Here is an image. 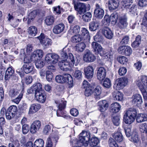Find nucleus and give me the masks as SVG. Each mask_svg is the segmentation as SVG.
<instances>
[{
    "label": "nucleus",
    "mask_w": 147,
    "mask_h": 147,
    "mask_svg": "<svg viewBox=\"0 0 147 147\" xmlns=\"http://www.w3.org/2000/svg\"><path fill=\"white\" fill-rule=\"evenodd\" d=\"M43 54V52L42 50H37L34 51L32 54V57H39L41 58L42 57Z\"/></svg>",
    "instance_id": "nucleus-44"
},
{
    "label": "nucleus",
    "mask_w": 147,
    "mask_h": 147,
    "mask_svg": "<svg viewBox=\"0 0 147 147\" xmlns=\"http://www.w3.org/2000/svg\"><path fill=\"white\" fill-rule=\"evenodd\" d=\"M94 55L90 52L89 50H86L84 54L83 59L86 62H91L96 59Z\"/></svg>",
    "instance_id": "nucleus-11"
},
{
    "label": "nucleus",
    "mask_w": 147,
    "mask_h": 147,
    "mask_svg": "<svg viewBox=\"0 0 147 147\" xmlns=\"http://www.w3.org/2000/svg\"><path fill=\"white\" fill-rule=\"evenodd\" d=\"M142 24L144 26L147 27V11L144 13L142 20Z\"/></svg>",
    "instance_id": "nucleus-64"
},
{
    "label": "nucleus",
    "mask_w": 147,
    "mask_h": 147,
    "mask_svg": "<svg viewBox=\"0 0 147 147\" xmlns=\"http://www.w3.org/2000/svg\"><path fill=\"white\" fill-rule=\"evenodd\" d=\"M24 72L27 74H34L36 72L34 67L32 64H27L24 65L22 68Z\"/></svg>",
    "instance_id": "nucleus-15"
},
{
    "label": "nucleus",
    "mask_w": 147,
    "mask_h": 147,
    "mask_svg": "<svg viewBox=\"0 0 147 147\" xmlns=\"http://www.w3.org/2000/svg\"><path fill=\"white\" fill-rule=\"evenodd\" d=\"M137 115L136 110L133 108H130L127 110L125 114L124 115L123 119L125 122L130 124L135 120Z\"/></svg>",
    "instance_id": "nucleus-3"
},
{
    "label": "nucleus",
    "mask_w": 147,
    "mask_h": 147,
    "mask_svg": "<svg viewBox=\"0 0 147 147\" xmlns=\"http://www.w3.org/2000/svg\"><path fill=\"white\" fill-rule=\"evenodd\" d=\"M101 89L99 87H96L94 91V94L95 96L94 98L96 100L100 99V94H101Z\"/></svg>",
    "instance_id": "nucleus-41"
},
{
    "label": "nucleus",
    "mask_w": 147,
    "mask_h": 147,
    "mask_svg": "<svg viewBox=\"0 0 147 147\" xmlns=\"http://www.w3.org/2000/svg\"><path fill=\"white\" fill-rule=\"evenodd\" d=\"M121 107L119 103L115 102L112 103L110 106V111L113 113H116L118 112L120 110Z\"/></svg>",
    "instance_id": "nucleus-25"
},
{
    "label": "nucleus",
    "mask_w": 147,
    "mask_h": 147,
    "mask_svg": "<svg viewBox=\"0 0 147 147\" xmlns=\"http://www.w3.org/2000/svg\"><path fill=\"white\" fill-rule=\"evenodd\" d=\"M60 57L55 53H48L45 56V60L48 63L55 64L57 63Z\"/></svg>",
    "instance_id": "nucleus-7"
},
{
    "label": "nucleus",
    "mask_w": 147,
    "mask_h": 147,
    "mask_svg": "<svg viewBox=\"0 0 147 147\" xmlns=\"http://www.w3.org/2000/svg\"><path fill=\"white\" fill-rule=\"evenodd\" d=\"M147 121V115L146 114H139L136 118V121L138 123H140Z\"/></svg>",
    "instance_id": "nucleus-35"
},
{
    "label": "nucleus",
    "mask_w": 147,
    "mask_h": 147,
    "mask_svg": "<svg viewBox=\"0 0 147 147\" xmlns=\"http://www.w3.org/2000/svg\"><path fill=\"white\" fill-rule=\"evenodd\" d=\"M112 121L114 125L118 126L120 123L119 117L117 116L113 117L112 119Z\"/></svg>",
    "instance_id": "nucleus-55"
},
{
    "label": "nucleus",
    "mask_w": 147,
    "mask_h": 147,
    "mask_svg": "<svg viewBox=\"0 0 147 147\" xmlns=\"http://www.w3.org/2000/svg\"><path fill=\"white\" fill-rule=\"evenodd\" d=\"M136 84L139 87L143 94L144 99L147 100V77L146 76H142L140 80L137 81Z\"/></svg>",
    "instance_id": "nucleus-4"
},
{
    "label": "nucleus",
    "mask_w": 147,
    "mask_h": 147,
    "mask_svg": "<svg viewBox=\"0 0 147 147\" xmlns=\"http://www.w3.org/2000/svg\"><path fill=\"white\" fill-rule=\"evenodd\" d=\"M94 88L92 87H89L85 89L84 94L86 96H90L93 93Z\"/></svg>",
    "instance_id": "nucleus-46"
},
{
    "label": "nucleus",
    "mask_w": 147,
    "mask_h": 147,
    "mask_svg": "<svg viewBox=\"0 0 147 147\" xmlns=\"http://www.w3.org/2000/svg\"><path fill=\"white\" fill-rule=\"evenodd\" d=\"M55 103L57 104V106L58 109L56 111L57 115V116H62V112L66 106V101L64 100H56Z\"/></svg>",
    "instance_id": "nucleus-8"
},
{
    "label": "nucleus",
    "mask_w": 147,
    "mask_h": 147,
    "mask_svg": "<svg viewBox=\"0 0 147 147\" xmlns=\"http://www.w3.org/2000/svg\"><path fill=\"white\" fill-rule=\"evenodd\" d=\"M128 80L126 78H121L115 81L114 86L116 87L117 90L123 88L127 84Z\"/></svg>",
    "instance_id": "nucleus-10"
},
{
    "label": "nucleus",
    "mask_w": 147,
    "mask_h": 147,
    "mask_svg": "<svg viewBox=\"0 0 147 147\" xmlns=\"http://www.w3.org/2000/svg\"><path fill=\"white\" fill-rule=\"evenodd\" d=\"M99 107L98 109L101 112L106 111L108 108L109 104L105 100H102L99 101L98 103Z\"/></svg>",
    "instance_id": "nucleus-19"
},
{
    "label": "nucleus",
    "mask_w": 147,
    "mask_h": 147,
    "mask_svg": "<svg viewBox=\"0 0 147 147\" xmlns=\"http://www.w3.org/2000/svg\"><path fill=\"white\" fill-rule=\"evenodd\" d=\"M5 115L7 119L8 120H10L14 117L15 115L13 113H12L10 112L9 110H7L5 114Z\"/></svg>",
    "instance_id": "nucleus-60"
},
{
    "label": "nucleus",
    "mask_w": 147,
    "mask_h": 147,
    "mask_svg": "<svg viewBox=\"0 0 147 147\" xmlns=\"http://www.w3.org/2000/svg\"><path fill=\"white\" fill-rule=\"evenodd\" d=\"M44 142L41 139L36 140L34 143V145L32 142H28L26 144V147H43Z\"/></svg>",
    "instance_id": "nucleus-14"
},
{
    "label": "nucleus",
    "mask_w": 147,
    "mask_h": 147,
    "mask_svg": "<svg viewBox=\"0 0 147 147\" xmlns=\"http://www.w3.org/2000/svg\"><path fill=\"white\" fill-rule=\"evenodd\" d=\"M94 39L95 41L101 42H103L104 40L103 37L98 32L94 36Z\"/></svg>",
    "instance_id": "nucleus-48"
},
{
    "label": "nucleus",
    "mask_w": 147,
    "mask_h": 147,
    "mask_svg": "<svg viewBox=\"0 0 147 147\" xmlns=\"http://www.w3.org/2000/svg\"><path fill=\"white\" fill-rule=\"evenodd\" d=\"M118 25V27L120 28H124L127 26V20L125 16L119 17Z\"/></svg>",
    "instance_id": "nucleus-22"
},
{
    "label": "nucleus",
    "mask_w": 147,
    "mask_h": 147,
    "mask_svg": "<svg viewBox=\"0 0 147 147\" xmlns=\"http://www.w3.org/2000/svg\"><path fill=\"white\" fill-rule=\"evenodd\" d=\"M110 22L113 24H115L117 22V20L118 19V14L115 12L112 14L110 16Z\"/></svg>",
    "instance_id": "nucleus-39"
},
{
    "label": "nucleus",
    "mask_w": 147,
    "mask_h": 147,
    "mask_svg": "<svg viewBox=\"0 0 147 147\" xmlns=\"http://www.w3.org/2000/svg\"><path fill=\"white\" fill-rule=\"evenodd\" d=\"M112 96L115 100L121 101L123 98V94L117 90H116L113 92Z\"/></svg>",
    "instance_id": "nucleus-29"
},
{
    "label": "nucleus",
    "mask_w": 147,
    "mask_h": 147,
    "mask_svg": "<svg viewBox=\"0 0 147 147\" xmlns=\"http://www.w3.org/2000/svg\"><path fill=\"white\" fill-rule=\"evenodd\" d=\"M113 137L116 141L118 142H122L123 137L121 133L119 132H117L113 134Z\"/></svg>",
    "instance_id": "nucleus-32"
},
{
    "label": "nucleus",
    "mask_w": 147,
    "mask_h": 147,
    "mask_svg": "<svg viewBox=\"0 0 147 147\" xmlns=\"http://www.w3.org/2000/svg\"><path fill=\"white\" fill-rule=\"evenodd\" d=\"M65 26L62 23H60L54 26L53 29V32L56 34L61 33L64 30Z\"/></svg>",
    "instance_id": "nucleus-24"
},
{
    "label": "nucleus",
    "mask_w": 147,
    "mask_h": 147,
    "mask_svg": "<svg viewBox=\"0 0 147 147\" xmlns=\"http://www.w3.org/2000/svg\"><path fill=\"white\" fill-rule=\"evenodd\" d=\"M14 73V71L12 67H9L6 70L5 76V79L6 80H9L12 77Z\"/></svg>",
    "instance_id": "nucleus-26"
},
{
    "label": "nucleus",
    "mask_w": 147,
    "mask_h": 147,
    "mask_svg": "<svg viewBox=\"0 0 147 147\" xmlns=\"http://www.w3.org/2000/svg\"><path fill=\"white\" fill-rule=\"evenodd\" d=\"M90 133L89 131H82L79 135V143H81L85 146L88 145L89 143L92 147L95 146L99 142V139L96 137L91 138L90 140Z\"/></svg>",
    "instance_id": "nucleus-2"
},
{
    "label": "nucleus",
    "mask_w": 147,
    "mask_h": 147,
    "mask_svg": "<svg viewBox=\"0 0 147 147\" xmlns=\"http://www.w3.org/2000/svg\"><path fill=\"white\" fill-rule=\"evenodd\" d=\"M83 38L80 34L75 35L71 37V41L74 43H77L81 41L83 39Z\"/></svg>",
    "instance_id": "nucleus-42"
},
{
    "label": "nucleus",
    "mask_w": 147,
    "mask_h": 147,
    "mask_svg": "<svg viewBox=\"0 0 147 147\" xmlns=\"http://www.w3.org/2000/svg\"><path fill=\"white\" fill-rule=\"evenodd\" d=\"M28 32L31 36H34L36 34L37 32V28L34 26H31L28 29Z\"/></svg>",
    "instance_id": "nucleus-36"
},
{
    "label": "nucleus",
    "mask_w": 147,
    "mask_h": 147,
    "mask_svg": "<svg viewBox=\"0 0 147 147\" xmlns=\"http://www.w3.org/2000/svg\"><path fill=\"white\" fill-rule=\"evenodd\" d=\"M46 76L47 80L49 81H51L53 78V74L52 72L49 71H47L46 72Z\"/></svg>",
    "instance_id": "nucleus-52"
},
{
    "label": "nucleus",
    "mask_w": 147,
    "mask_h": 147,
    "mask_svg": "<svg viewBox=\"0 0 147 147\" xmlns=\"http://www.w3.org/2000/svg\"><path fill=\"white\" fill-rule=\"evenodd\" d=\"M141 37L140 35H138L136 38V40L132 44V46L134 48L138 47L141 42Z\"/></svg>",
    "instance_id": "nucleus-38"
},
{
    "label": "nucleus",
    "mask_w": 147,
    "mask_h": 147,
    "mask_svg": "<svg viewBox=\"0 0 147 147\" xmlns=\"http://www.w3.org/2000/svg\"><path fill=\"white\" fill-rule=\"evenodd\" d=\"M99 26L98 23L93 21L91 22L89 24V28L90 30L92 31H96Z\"/></svg>",
    "instance_id": "nucleus-37"
},
{
    "label": "nucleus",
    "mask_w": 147,
    "mask_h": 147,
    "mask_svg": "<svg viewBox=\"0 0 147 147\" xmlns=\"http://www.w3.org/2000/svg\"><path fill=\"white\" fill-rule=\"evenodd\" d=\"M132 102L138 107L140 106L142 102V99L141 96L138 94L133 95L131 98Z\"/></svg>",
    "instance_id": "nucleus-17"
},
{
    "label": "nucleus",
    "mask_w": 147,
    "mask_h": 147,
    "mask_svg": "<svg viewBox=\"0 0 147 147\" xmlns=\"http://www.w3.org/2000/svg\"><path fill=\"white\" fill-rule=\"evenodd\" d=\"M54 18L52 16H48L46 17L45 20L46 24L48 26L52 25L54 22Z\"/></svg>",
    "instance_id": "nucleus-40"
},
{
    "label": "nucleus",
    "mask_w": 147,
    "mask_h": 147,
    "mask_svg": "<svg viewBox=\"0 0 147 147\" xmlns=\"http://www.w3.org/2000/svg\"><path fill=\"white\" fill-rule=\"evenodd\" d=\"M35 95L36 100L40 102L44 103L46 100V96L44 90L36 91Z\"/></svg>",
    "instance_id": "nucleus-12"
},
{
    "label": "nucleus",
    "mask_w": 147,
    "mask_h": 147,
    "mask_svg": "<svg viewBox=\"0 0 147 147\" xmlns=\"http://www.w3.org/2000/svg\"><path fill=\"white\" fill-rule=\"evenodd\" d=\"M132 52V50L131 48L127 46H126L124 55L126 56H129L131 54Z\"/></svg>",
    "instance_id": "nucleus-57"
},
{
    "label": "nucleus",
    "mask_w": 147,
    "mask_h": 147,
    "mask_svg": "<svg viewBox=\"0 0 147 147\" xmlns=\"http://www.w3.org/2000/svg\"><path fill=\"white\" fill-rule=\"evenodd\" d=\"M108 3L109 9L111 10L115 9L119 6L118 3L115 0H109Z\"/></svg>",
    "instance_id": "nucleus-28"
},
{
    "label": "nucleus",
    "mask_w": 147,
    "mask_h": 147,
    "mask_svg": "<svg viewBox=\"0 0 147 147\" xmlns=\"http://www.w3.org/2000/svg\"><path fill=\"white\" fill-rule=\"evenodd\" d=\"M18 93V90L16 89L11 90L9 93V95L11 97H13Z\"/></svg>",
    "instance_id": "nucleus-59"
},
{
    "label": "nucleus",
    "mask_w": 147,
    "mask_h": 147,
    "mask_svg": "<svg viewBox=\"0 0 147 147\" xmlns=\"http://www.w3.org/2000/svg\"><path fill=\"white\" fill-rule=\"evenodd\" d=\"M37 13V11L36 10L30 12L28 16V20L27 23L29 24L31 22L33 21L36 16Z\"/></svg>",
    "instance_id": "nucleus-33"
},
{
    "label": "nucleus",
    "mask_w": 147,
    "mask_h": 147,
    "mask_svg": "<svg viewBox=\"0 0 147 147\" xmlns=\"http://www.w3.org/2000/svg\"><path fill=\"white\" fill-rule=\"evenodd\" d=\"M40 105L38 104H33L31 105L29 110V113L33 114L38 111L40 108Z\"/></svg>",
    "instance_id": "nucleus-30"
},
{
    "label": "nucleus",
    "mask_w": 147,
    "mask_h": 147,
    "mask_svg": "<svg viewBox=\"0 0 147 147\" xmlns=\"http://www.w3.org/2000/svg\"><path fill=\"white\" fill-rule=\"evenodd\" d=\"M45 64L44 62L42 61L39 60L36 62L35 65L37 68H41L44 66Z\"/></svg>",
    "instance_id": "nucleus-63"
},
{
    "label": "nucleus",
    "mask_w": 147,
    "mask_h": 147,
    "mask_svg": "<svg viewBox=\"0 0 147 147\" xmlns=\"http://www.w3.org/2000/svg\"><path fill=\"white\" fill-rule=\"evenodd\" d=\"M33 86L34 88L35 92L37 91H40L43 90L42 89L41 84L40 83H36L33 85Z\"/></svg>",
    "instance_id": "nucleus-49"
},
{
    "label": "nucleus",
    "mask_w": 147,
    "mask_h": 147,
    "mask_svg": "<svg viewBox=\"0 0 147 147\" xmlns=\"http://www.w3.org/2000/svg\"><path fill=\"white\" fill-rule=\"evenodd\" d=\"M140 130L141 132L147 134V125L145 123L142 124L140 127Z\"/></svg>",
    "instance_id": "nucleus-62"
},
{
    "label": "nucleus",
    "mask_w": 147,
    "mask_h": 147,
    "mask_svg": "<svg viewBox=\"0 0 147 147\" xmlns=\"http://www.w3.org/2000/svg\"><path fill=\"white\" fill-rule=\"evenodd\" d=\"M133 2L132 0H123L121 2V3L123 6L127 9L129 8V7L132 4Z\"/></svg>",
    "instance_id": "nucleus-45"
},
{
    "label": "nucleus",
    "mask_w": 147,
    "mask_h": 147,
    "mask_svg": "<svg viewBox=\"0 0 147 147\" xmlns=\"http://www.w3.org/2000/svg\"><path fill=\"white\" fill-rule=\"evenodd\" d=\"M104 15V10L98 4L96 5L95 9L94 11V15L95 17L98 19H101Z\"/></svg>",
    "instance_id": "nucleus-9"
},
{
    "label": "nucleus",
    "mask_w": 147,
    "mask_h": 147,
    "mask_svg": "<svg viewBox=\"0 0 147 147\" xmlns=\"http://www.w3.org/2000/svg\"><path fill=\"white\" fill-rule=\"evenodd\" d=\"M85 76L88 79L91 78L94 75V69L91 66L85 67L84 69Z\"/></svg>",
    "instance_id": "nucleus-20"
},
{
    "label": "nucleus",
    "mask_w": 147,
    "mask_h": 147,
    "mask_svg": "<svg viewBox=\"0 0 147 147\" xmlns=\"http://www.w3.org/2000/svg\"><path fill=\"white\" fill-rule=\"evenodd\" d=\"M59 138V136L57 135H50L47 139V145L46 147H52L53 146V141H55V143H56Z\"/></svg>",
    "instance_id": "nucleus-21"
},
{
    "label": "nucleus",
    "mask_w": 147,
    "mask_h": 147,
    "mask_svg": "<svg viewBox=\"0 0 147 147\" xmlns=\"http://www.w3.org/2000/svg\"><path fill=\"white\" fill-rule=\"evenodd\" d=\"M37 38L39 40L40 44L44 48L48 47L52 44L51 40L49 38H46L43 33H41L40 35Z\"/></svg>",
    "instance_id": "nucleus-6"
},
{
    "label": "nucleus",
    "mask_w": 147,
    "mask_h": 147,
    "mask_svg": "<svg viewBox=\"0 0 147 147\" xmlns=\"http://www.w3.org/2000/svg\"><path fill=\"white\" fill-rule=\"evenodd\" d=\"M118 61L122 64H124L127 63L128 61L127 59L124 56H120L118 58Z\"/></svg>",
    "instance_id": "nucleus-58"
},
{
    "label": "nucleus",
    "mask_w": 147,
    "mask_h": 147,
    "mask_svg": "<svg viewBox=\"0 0 147 147\" xmlns=\"http://www.w3.org/2000/svg\"><path fill=\"white\" fill-rule=\"evenodd\" d=\"M130 140L134 143H137L139 141L138 135L136 132L133 133Z\"/></svg>",
    "instance_id": "nucleus-53"
},
{
    "label": "nucleus",
    "mask_w": 147,
    "mask_h": 147,
    "mask_svg": "<svg viewBox=\"0 0 147 147\" xmlns=\"http://www.w3.org/2000/svg\"><path fill=\"white\" fill-rule=\"evenodd\" d=\"M74 6L75 9L80 14H83L86 11V5L84 3H74Z\"/></svg>",
    "instance_id": "nucleus-13"
},
{
    "label": "nucleus",
    "mask_w": 147,
    "mask_h": 147,
    "mask_svg": "<svg viewBox=\"0 0 147 147\" xmlns=\"http://www.w3.org/2000/svg\"><path fill=\"white\" fill-rule=\"evenodd\" d=\"M103 86L105 88H109L111 86L110 80L108 78H106L104 82Z\"/></svg>",
    "instance_id": "nucleus-54"
},
{
    "label": "nucleus",
    "mask_w": 147,
    "mask_h": 147,
    "mask_svg": "<svg viewBox=\"0 0 147 147\" xmlns=\"http://www.w3.org/2000/svg\"><path fill=\"white\" fill-rule=\"evenodd\" d=\"M92 16L91 13L88 12L82 16V18L84 21L87 22L90 20Z\"/></svg>",
    "instance_id": "nucleus-43"
},
{
    "label": "nucleus",
    "mask_w": 147,
    "mask_h": 147,
    "mask_svg": "<svg viewBox=\"0 0 147 147\" xmlns=\"http://www.w3.org/2000/svg\"><path fill=\"white\" fill-rule=\"evenodd\" d=\"M109 145L110 147H119L118 145L116 143V141L112 138H110L109 140ZM120 147H122L120 146Z\"/></svg>",
    "instance_id": "nucleus-47"
},
{
    "label": "nucleus",
    "mask_w": 147,
    "mask_h": 147,
    "mask_svg": "<svg viewBox=\"0 0 147 147\" xmlns=\"http://www.w3.org/2000/svg\"><path fill=\"white\" fill-rule=\"evenodd\" d=\"M129 40V37L128 36H123L120 42L121 45H124L128 44Z\"/></svg>",
    "instance_id": "nucleus-50"
},
{
    "label": "nucleus",
    "mask_w": 147,
    "mask_h": 147,
    "mask_svg": "<svg viewBox=\"0 0 147 147\" xmlns=\"http://www.w3.org/2000/svg\"><path fill=\"white\" fill-rule=\"evenodd\" d=\"M102 33L107 38L111 39L113 36V33L111 30L109 28L105 27L102 30Z\"/></svg>",
    "instance_id": "nucleus-23"
},
{
    "label": "nucleus",
    "mask_w": 147,
    "mask_h": 147,
    "mask_svg": "<svg viewBox=\"0 0 147 147\" xmlns=\"http://www.w3.org/2000/svg\"><path fill=\"white\" fill-rule=\"evenodd\" d=\"M51 126L49 125H47L45 126L43 129V132L45 134L47 135L51 131Z\"/></svg>",
    "instance_id": "nucleus-56"
},
{
    "label": "nucleus",
    "mask_w": 147,
    "mask_h": 147,
    "mask_svg": "<svg viewBox=\"0 0 147 147\" xmlns=\"http://www.w3.org/2000/svg\"><path fill=\"white\" fill-rule=\"evenodd\" d=\"M124 129L126 136L128 137L130 136H132L133 133L134 132L129 128H127L126 129Z\"/></svg>",
    "instance_id": "nucleus-61"
},
{
    "label": "nucleus",
    "mask_w": 147,
    "mask_h": 147,
    "mask_svg": "<svg viewBox=\"0 0 147 147\" xmlns=\"http://www.w3.org/2000/svg\"><path fill=\"white\" fill-rule=\"evenodd\" d=\"M7 110H9L11 113L15 115L16 114L17 111V108L16 106L12 105Z\"/></svg>",
    "instance_id": "nucleus-51"
},
{
    "label": "nucleus",
    "mask_w": 147,
    "mask_h": 147,
    "mask_svg": "<svg viewBox=\"0 0 147 147\" xmlns=\"http://www.w3.org/2000/svg\"><path fill=\"white\" fill-rule=\"evenodd\" d=\"M86 47L84 42H81L76 44L74 48L75 50L78 53L82 52Z\"/></svg>",
    "instance_id": "nucleus-27"
},
{
    "label": "nucleus",
    "mask_w": 147,
    "mask_h": 147,
    "mask_svg": "<svg viewBox=\"0 0 147 147\" xmlns=\"http://www.w3.org/2000/svg\"><path fill=\"white\" fill-rule=\"evenodd\" d=\"M56 81L60 83H63L68 81L69 87L71 88L73 86L72 77L69 74H65L64 76L58 75L56 76Z\"/></svg>",
    "instance_id": "nucleus-5"
},
{
    "label": "nucleus",
    "mask_w": 147,
    "mask_h": 147,
    "mask_svg": "<svg viewBox=\"0 0 147 147\" xmlns=\"http://www.w3.org/2000/svg\"><path fill=\"white\" fill-rule=\"evenodd\" d=\"M82 36L83 39H87V40H90V35L88 31L85 28H83L80 32V34Z\"/></svg>",
    "instance_id": "nucleus-34"
},
{
    "label": "nucleus",
    "mask_w": 147,
    "mask_h": 147,
    "mask_svg": "<svg viewBox=\"0 0 147 147\" xmlns=\"http://www.w3.org/2000/svg\"><path fill=\"white\" fill-rule=\"evenodd\" d=\"M41 126L40 121L38 120L34 121L31 125L30 131L32 134L34 133L39 129Z\"/></svg>",
    "instance_id": "nucleus-18"
},
{
    "label": "nucleus",
    "mask_w": 147,
    "mask_h": 147,
    "mask_svg": "<svg viewBox=\"0 0 147 147\" xmlns=\"http://www.w3.org/2000/svg\"><path fill=\"white\" fill-rule=\"evenodd\" d=\"M91 45L94 52L99 53L102 52V49L99 44L96 42H93Z\"/></svg>",
    "instance_id": "nucleus-31"
},
{
    "label": "nucleus",
    "mask_w": 147,
    "mask_h": 147,
    "mask_svg": "<svg viewBox=\"0 0 147 147\" xmlns=\"http://www.w3.org/2000/svg\"><path fill=\"white\" fill-rule=\"evenodd\" d=\"M106 75V69L103 67L99 68L97 71V77L98 79L100 81L103 80Z\"/></svg>",
    "instance_id": "nucleus-16"
},
{
    "label": "nucleus",
    "mask_w": 147,
    "mask_h": 147,
    "mask_svg": "<svg viewBox=\"0 0 147 147\" xmlns=\"http://www.w3.org/2000/svg\"><path fill=\"white\" fill-rule=\"evenodd\" d=\"M70 49L68 48H64L61 52V55L62 60L58 63L60 69L63 71H67L70 67V63L74 65L75 62V65H77L80 62L81 58L79 56H77L75 59L72 53H69Z\"/></svg>",
    "instance_id": "nucleus-1"
}]
</instances>
